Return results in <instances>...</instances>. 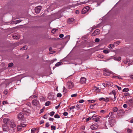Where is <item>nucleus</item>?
<instances>
[{"mask_svg":"<svg viewBox=\"0 0 133 133\" xmlns=\"http://www.w3.org/2000/svg\"><path fill=\"white\" fill-rule=\"evenodd\" d=\"M26 122H21L20 124L18 125L17 126V128L18 131H20L22 130L23 128H24L26 126Z\"/></svg>","mask_w":133,"mask_h":133,"instance_id":"obj_1","label":"nucleus"},{"mask_svg":"<svg viewBox=\"0 0 133 133\" xmlns=\"http://www.w3.org/2000/svg\"><path fill=\"white\" fill-rule=\"evenodd\" d=\"M22 111L24 114L27 116L29 115L30 112V110L26 108H24Z\"/></svg>","mask_w":133,"mask_h":133,"instance_id":"obj_2","label":"nucleus"},{"mask_svg":"<svg viewBox=\"0 0 133 133\" xmlns=\"http://www.w3.org/2000/svg\"><path fill=\"white\" fill-rule=\"evenodd\" d=\"M109 127H112L115 124V119H111L109 121Z\"/></svg>","mask_w":133,"mask_h":133,"instance_id":"obj_3","label":"nucleus"},{"mask_svg":"<svg viewBox=\"0 0 133 133\" xmlns=\"http://www.w3.org/2000/svg\"><path fill=\"white\" fill-rule=\"evenodd\" d=\"M74 84L72 82H69L67 83V87L68 89H71L74 87Z\"/></svg>","mask_w":133,"mask_h":133,"instance_id":"obj_4","label":"nucleus"},{"mask_svg":"<svg viewBox=\"0 0 133 133\" xmlns=\"http://www.w3.org/2000/svg\"><path fill=\"white\" fill-rule=\"evenodd\" d=\"M89 7L88 6H87L84 7L82 10V14H84L87 12L89 10Z\"/></svg>","mask_w":133,"mask_h":133,"instance_id":"obj_5","label":"nucleus"},{"mask_svg":"<svg viewBox=\"0 0 133 133\" xmlns=\"http://www.w3.org/2000/svg\"><path fill=\"white\" fill-rule=\"evenodd\" d=\"M42 7L41 6H38L36 7L35 8V12L36 13H39Z\"/></svg>","mask_w":133,"mask_h":133,"instance_id":"obj_6","label":"nucleus"},{"mask_svg":"<svg viewBox=\"0 0 133 133\" xmlns=\"http://www.w3.org/2000/svg\"><path fill=\"white\" fill-rule=\"evenodd\" d=\"M103 74L105 75L109 76L111 74V72L108 70L105 69L103 71Z\"/></svg>","mask_w":133,"mask_h":133,"instance_id":"obj_7","label":"nucleus"},{"mask_svg":"<svg viewBox=\"0 0 133 133\" xmlns=\"http://www.w3.org/2000/svg\"><path fill=\"white\" fill-rule=\"evenodd\" d=\"M32 103L34 105L37 106L39 104V101L37 99H35L32 101Z\"/></svg>","mask_w":133,"mask_h":133,"instance_id":"obj_8","label":"nucleus"},{"mask_svg":"<svg viewBox=\"0 0 133 133\" xmlns=\"http://www.w3.org/2000/svg\"><path fill=\"white\" fill-rule=\"evenodd\" d=\"M92 119L94 120L95 121L97 122L99 119V118L97 115H94L92 117Z\"/></svg>","mask_w":133,"mask_h":133,"instance_id":"obj_9","label":"nucleus"},{"mask_svg":"<svg viewBox=\"0 0 133 133\" xmlns=\"http://www.w3.org/2000/svg\"><path fill=\"white\" fill-rule=\"evenodd\" d=\"M23 114L21 112L19 113L17 115V118L19 119H22L23 118Z\"/></svg>","mask_w":133,"mask_h":133,"instance_id":"obj_10","label":"nucleus"},{"mask_svg":"<svg viewBox=\"0 0 133 133\" xmlns=\"http://www.w3.org/2000/svg\"><path fill=\"white\" fill-rule=\"evenodd\" d=\"M90 128L93 130H95L98 128V126L97 124H94L91 125L90 127Z\"/></svg>","mask_w":133,"mask_h":133,"instance_id":"obj_11","label":"nucleus"},{"mask_svg":"<svg viewBox=\"0 0 133 133\" xmlns=\"http://www.w3.org/2000/svg\"><path fill=\"white\" fill-rule=\"evenodd\" d=\"M3 130L4 131H8L9 130V127L6 125H4L3 127Z\"/></svg>","mask_w":133,"mask_h":133,"instance_id":"obj_12","label":"nucleus"},{"mask_svg":"<svg viewBox=\"0 0 133 133\" xmlns=\"http://www.w3.org/2000/svg\"><path fill=\"white\" fill-rule=\"evenodd\" d=\"M86 81V78L84 77H82L80 79V82L81 83L85 84V83Z\"/></svg>","mask_w":133,"mask_h":133,"instance_id":"obj_13","label":"nucleus"},{"mask_svg":"<svg viewBox=\"0 0 133 133\" xmlns=\"http://www.w3.org/2000/svg\"><path fill=\"white\" fill-rule=\"evenodd\" d=\"M10 125L12 128H14L16 126V124L12 121H10Z\"/></svg>","mask_w":133,"mask_h":133,"instance_id":"obj_14","label":"nucleus"},{"mask_svg":"<svg viewBox=\"0 0 133 133\" xmlns=\"http://www.w3.org/2000/svg\"><path fill=\"white\" fill-rule=\"evenodd\" d=\"M10 119L7 118H5L3 119V122L5 123H7L9 122Z\"/></svg>","mask_w":133,"mask_h":133,"instance_id":"obj_15","label":"nucleus"},{"mask_svg":"<svg viewBox=\"0 0 133 133\" xmlns=\"http://www.w3.org/2000/svg\"><path fill=\"white\" fill-rule=\"evenodd\" d=\"M74 21V19L72 18H70L68 19L67 20V22L68 23L70 24L72 23Z\"/></svg>","mask_w":133,"mask_h":133,"instance_id":"obj_16","label":"nucleus"},{"mask_svg":"<svg viewBox=\"0 0 133 133\" xmlns=\"http://www.w3.org/2000/svg\"><path fill=\"white\" fill-rule=\"evenodd\" d=\"M12 37L14 39H19L18 36L16 34H13L12 36Z\"/></svg>","mask_w":133,"mask_h":133,"instance_id":"obj_17","label":"nucleus"},{"mask_svg":"<svg viewBox=\"0 0 133 133\" xmlns=\"http://www.w3.org/2000/svg\"><path fill=\"white\" fill-rule=\"evenodd\" d=\"M94 31L97 35H98L100 33V30L98 29H96Z\"/></svg>","mask_w":133,"mask_h":133,"instance_id":"obj_18","label":"nucleus"},{"mask_svg":"<svg viewBox=\"0 0 133 133\" xmlns=\"http://www.w3.org/2000/svg\"><path fill=\"white\" fill-rule=\"evenodd\" d=\"M114 60L117 61H120L121 59V58L120 57H115L114 58Z\"/></svg>","mask_w":133,"mask_h":133,"instance_id":"obj_19","label":"nucleus"},{"mask_svg":"<svg viewBox=\"0 0 133 133\" xmlns=\"http://www.w3.org/2000/svg\"><path fill=\"white\" fill-rule=\"evenodd\" d=\"M126 130L128 133H132V131L131 129L128 128Z\"/></svg>","mask_w":133,"mask_h":133,"instance_id":"obj_20","label":"nucleus"},{"mask_svg":"<svg viewBox=\"0 0 133 133\" xmlns=\"http://www.w3.org/2000/svg\"><path fill=\"white\" fill-rule=\"evenodd\" d=\"M38 97V95H32L30 97V98H36Z\"/></svg>","mask_w":133,"mask_h":133,"instance_id":"obj_21","label":"nucleus"},{"mask_svg":"<svg viewBox=\"0 0 133 133\" xmlns=\"http://www.w3.org/2000/svg\"><path fill=\"white\" fill-rule=\"evenodd\" d=\"M113 111L115 112H116L118 111V109L116 107H114L112 109Z\"/></svg>","mask_w":133,"mask_h":133,"instance_id":"obj_22","label":"nucleus"},{"mask_svg":"<svg viewBox=\"0 0 133 133\" xmlns=\"http://www.w3.org/2000/svg\"><path fill=\"white\" fill-rule=\"evenodd\" d=\"M27 49V46L26 45H24L23 47L20 50H26Z\"/></svg>","mask_w":133,"mask_h":133,"instance_id":"obj_23","label":"nucleus"},{"mask_svg":"<svg viewBox=\"0 0 133 133\" xmlns=\"http://www.w3.org/2000/svg\"><path fill=\"white\" fill-rule=\"evenodd\" d=\"M62 64H63L62 63V62H58L56 63V64H55V66H58L62 65Z\"/></svg>","mask_w":133,"mask_h":133,"instance_id":"obj_24","label":"nucleus"},{"mask_svg":"<svg viewBox=\"0 0 133 133\" xmlns=\"http://www.w3.org/2000/svg\"><path fill=\"white\" fill-rule=\"evenodd\" d=\"M70 35H67L65 37V39L68 42L70 39Z\"/></svg>","mask_w":133,"mask_h":133,"instance_id":"obj_25","label":"nucleus"},{"mask_svg":"<svg viewBox=\"0 0 133 133\" xmlns=\"http://www.w3.org/2000/svg\"><path fill=\"white\" fill-rule=\"evenodd\" d=\"M114 47V45L112 44H110L109 46V48L110 49H113Z\"/></svg>","mask_w":133,"mask_h":133,"instance_id":"obj_26","label":"nucleus"},{"mask_svg":"<svg viewBox=\"0 0 133 133\" xmlns=\"http://www.w3.org/2000/svg\"><path fill=\"white\" fill-rule=\"evenodd\" d=\"M129 90V89L128 88H124L123 90V91L124 92H128Z\"/></svg>","mask_w":133,"mask_h":133,"instance_id":"obj_27","label":"nucleus"},{"mask_svg":"<svg viewBox=\"0 0 133 133\" xmlns=\"http://www.w3.org/2000/svg\"><path fill=\"white\" fill-rule=\"evenodd\" d=\"M63 92L64 94L66 93L67 92V90L64 87H63Z\"/></svg>","mask_w":133,"mask_h":133,"instance_id":"obj_28","label":"nucleus"},{"mask_svg":"<svg viewBox=\"0 0 133 133\" xmlns=\"http://www.w3.org/2000/svg\"><path fill=\"white\" fill-rule=\"evenodd\" d=\"M36 128H32L31 130V133H34L36 131Z\"/></svg>","mask_w":133,"mask_h":133,"instance_id":"obj_29","label":"nucleus"},{"mask_svg":"<svg viewBox=\"0 0 133 133\" xmlns=\"http://www.w3.org/2000/svg\"><path fill=\"white\" fill-rule=\"evenodd\" d=\"M112 78H120L121 77L120 76H113L112 77Z\"/></svg>","mask_w":133,"mask_h":133,"instance_id":"obj_30","label":"nucleus"},{"mask_svg":"<svg viewBox=\"0 0 133 133\" xmlns=\"http://www.w3.org/2000/svg\"><path fill=\"white\" fill-rule=\"evenodd\" d=\"M50 103L49 101H47L45 102V105L46 106H48L49 105Z\"/></svg>","mask_w":133,"mask_h":133,"instance_id":"obj_31","label":"nucleus"},{"mask_svg":"<svg viewBox=\"0 0 133 133\" xmlns=\"http://www.w3.org/2000/svg\"><path fill=\"white\" fill-rule=\"evenodd\" d=\"M55 112L54 111H52L49 114L51 116H53L55 114Z\"/></svg>","mask_w":133,"mask_h":133,"instance_id":"obj_32","label":"nucleus"},{"mask_svg":"<svg viewBox=\"0 0 133 133\" xmlns=\"http://www.w3.org/2000/svg\"><path fill=\"white\" fill-rule=\"evenodd\" d=\"M54 117L55 118H60L59 116L57 114H55Z\"/></svg>","mask_w":133,"mask_h":133,"instance_id":"obj_33","label":"nucleus"},{"mask_svg":"<svg viewBox=\"0 0 133 133\" xmlns=\"http://www.w3.org/2000/svg\"><path fill=\"white\" fill-rule=\"evenodd\" d=\"M57 97H60L62 96V94L61 93H58L57 94Z\"/></svg>","mask_w":133,"mask_h":133,"instance_id":"obj_34","label":"nucleus"},{"mask_svg":"<svg viewBox=\"0 0 133 133\" xmlns=\"http://www.w3.org/2000/svg\"><path fill=\"white\" fill-rule=\"evenodd\" d=\"M22 21V20L21 19H19L17 20L15 22V23L16 24L19 23L20 22Z\"/></svg>","mask_w":133,"mask_h":133,"instance_id":"obj_35","label":"nucleus"},{"mask_svg":"<svg viewBox=\"0 0 133 133\" xmlns=\"http://www.w3.org/2000/svg\"><path fill=\"white\" fill-rule=\"evenodd\" d=\"M88 101L89 102V103H94L95 102V100H88Z\"/></svg>","mask_w":133,"mask_h":133,"instance_id":"obj_36","label":"nucleus"},{"mask_svg":"<svg viewBox=\"0 0 133 133\" xmlns=\"http://www.w3.org/2000/svg\"><path fill=\"white\" fill-rule=\"evenodd\" d=\"M109 99L108 97H106L105 98L104 101H105V102H109Z\"/></svg>","mask_w":133,"mask_h":133,"instance_id":"obj_37","label":"nucleus"},{"mask_svg":"<svg viewBox=\"0 0 133 133\" xmlns=\"http://www.w3.org/2000/svg\"><path fill=\"white\" fill-rule=\"evenodd\" d=\"M99 100L100 101H104L105 98H104L103 97H101V98H100L99 99Z\"/></svg>","mask_w":133,"mask_h":133,"instance_id":"obj_38","label":"nucleus"},{"mask_svg":"<svg viewBox=\"0 0 133 133\" xmlns=\"http://www.w3.org/2000/svg\"><path fill=\"white\" fill-rule=\"evenodd\" d=\"M77 95V94H72L71 95V97H75Z\"/></svg>","mask_w":133,"mask_h":133,"instance_id":"obj_39","label":"nucleus"},{"mask_svg":"<svg viewBox=\"0 0 133 133\" xmlns=\"http://www.w3.org/2000/svg\"><path fill=\"white\" fill-rule=\"evenodd\" d=\"M48 114H45L44 115V116H43V118H44V119H47V116L48 115Z\"/></svg>","mask_w":133,"mask_h":133,"instance_id":"obj_40","label":"nucleus"},{"mask_svg":"<svg viewBox=\"0 0 133 133\" xmlns=\"http://www.w3.org/2000/svg\"><path fill=\"white\" fill-rule=\"evenodd\" d=\"M13 65V64L12 63H9L8 64V67H11Z\"/></svg>","mask_w":133,"mask_h":133,"instance_id":"obj_41","label":"nucleus"},{"mask_svg":"<svg viewBox=\"0 0 133 133\" xmlns=\"http://www.w3.org/2000/svg\"><path fill=\"white\" fill-rule=\"evenodd\" d=\"M100 39L98 38H96L95 40V41L96 42H98L99 41Z\"/></svg>","mask_w":133,"mask_h":133,"instance_id":"obj_42","label":"nucleus"},{"mask_svg":"<svg viewBox=\"0 0 133 133\" xmlns=\"http://www.w3.org/2000/svg\"><path fill=\"white\" fill-rule=\"evenodd\" d=\"M103 52L104 53L107 54L109 52V50H103Z\"/></svg>","mask_w":133,"mask_h":133,"instance_id":"obj_43","label":"nucleus"},{"mask_svg":"<svg viewBox=\"0 0 133 133\" xmlns=\"http://www.w3.org/2000/svg\"><path fill=\"white\" fill-rule=\"evenodd\" d=\"M2 103L4 105H5V104H8V103L6 101H3L2 102Z\"/></svg>","mask_w":133,"mask_h":133,"instance_id":"obj_44","label":"nucleus"},{"mask_svg":"<svg viewBox=\"0 0 133 133\" xmlns=\"http://www.w3.org/2000/svg\"><path fill=\"white\" fill-rule=\"evenodd\" d=\"M57 30V29H52V31H51V32L53 33H55L56 31Z\"/></svg>","mask_w":133,"mask_h":133,"instance_id":"obj_45","label":"nucleus"},{"mask_svg":"<svg viewBox=\"0 0 133 133\" xmlns=\"http://www.w3.org/2000/svg\"><path fill=\"white\" fill-rule=\"evenodd\" d=\"M91 118H92V117H89L87 118L86 119V121L87 122L89 121L91 119Z\"/></svg>","mask_w":133,"mask_h":133,"instance_id":"obj_46","label":"nucleus"},{"mask_svg":"<svg viewBox=\"0 0 133 133\" xmlns=\"http://www.w3.org/2000/svg\"><path fill=\"white\" fill-rule=\"evenodd\" d=\"M51 128L52 130H55L56 129V127L52 125L51 126Z\"/></svg>","mask_w":133,"mask_h":133,"instance_id":"obj_47","label":"nucleus"},{"mask_svg":"<svg viewBox=\"0 0 133 133\" xmlns=\"http://www.w3.org/2000/svg\"><path fill=\"white\" fill-rule=\"evenodd\" d=\"M68 113L66 112H65L63 113V115L64 116H66L68 115Z\"/></svg>","mask_w":133,"mask_h":133,"instance_id":"obj_48","label":"nucleus"},{"mask_svg":"<svg viewBox=\"0 0 133 133\" xmlns=\"http://www.w3.org/2000/svg\"><path fill=\"white\" fill-rule=\"evenodd\" d=\"M55 52V50H52L49 53V54H50L54 53Z\"/></svg>","mask_w":133,"mask_h":133,"instance_id":"obj_49","label":"nucleus"},{"mask_svg":"<svg viewBox=\"0 0 133 133\" xmlns=\"http://www.w3.org/2000/svg\"><path fill=\"white\" fill-rule=\"evenodd\" d=\"M85 129V126H82L81 128V130H84Z\"/></svg>","mask_w":133,"mask_h":133,"instance_id":"obj_50","label":"nucleus"},{"mask_svg":"<svg viewBox=\"0 0 133 133\" xmlns=\"http://www.w3.org/2000/svg\"><path fill=\"white\" fill-rule=\"evenodd\" d=\"M3 93L4 94L6 95L8 93V90H5L4 91Z\"/></svg>","mask_w":133,"mask_h":133,"instance_id":"obj_51","label":"nucleus"},{"mask_svg":"<svg viewBox=\"0 0 133 133\" xmlns=\"http://www.w3.org/2000/svg\"><path fill=\"white\" fill-rule=\"evenodd\" d=\"M94 89L95 90H98V91L100 92V90L98 89V88L97 87H95L94 88Z\"/></svg>","mask_w":133,"mask_h":133,"instance_id":"obj_52","label":"nucleus"},{"mask_svg":"<svg viewBox=\"0 0 133 133\" xmlns=\"http://www.w3.org/2000/svg\"><path fill=\"white\" fill-rule=\"evenodd\" d=\"M59 37L61 38L63 37L64 36V35L63 34H61L59 35Z\"/></svg>","mask_w":133,"mask_h":133,"instance_id":"obj_53","label":"nucleus"},{"mask_svg":"<svg viewBox=\"0 0 133 133\" xmlns=\"http://www.w3.org/2000/svg\"><path fill=\"white\" fill-rule=\"evenodd\" d=\"M124 63L125 64H126L128 62V61L127 60V59L126 60H124Z\"/></svg>","mask_w":133,"mask_h":133,"instance_id":"obj_54","label":"nucleus"},{"mask_svg":"<svg viewBox=\"0 0 133 133\" xmlns=\"http://www.w3.org/2000/svg\"><path fill=\"white\" fill-rule=\"evenodd\" d=\"M49 119L50 121H52L54 120V118H49Z\"/></svg>","mask_w":133,"mask_h":133,"instance_id":"obj_55","label":"nucleus"},{"mask_svg":"<svg viewBox=\"0 0 133 133\" xmlns=\"http://www.w3.org/2000/svg\"><path fill=\"white\" fill-rule=\"evenodd\" d=\"M129 102L131 104L133 103V99H130L129 100Z\"/></svg>","mask_w":133,"mask_h":133,"instance_id":"obj_56","label":"nucleus"},{"mask_svg":"<svg viewBox=\"0 0 133 133\" xmlns=\"http://www.w3.org/2000/svg\"><path fill=\"white\" fill-rule=\"evenodd\" d=\"M75 108V106H71V107H70V109L71 110Z\"/></svg>","mask_w":133,"mask_h":133,"instance_id":"obj_57","label":"nucleus"},{"mask_svg":"<svg viewBox=\"0 0 133 133\" xmlns=\"http://www.w3.org/2000/svg\"><path fill=\"white\" fill-rule=\"evenodd\" d=\"M84 101L83 99H81L80 100L79 102V103H83L84 102Z\"/></svg>","mask_w":133,"mask_h":133,"instance_id":"obj_58","label":"nucleus"},{"mask_svg":"<svg viewBox=\"0 0 133 133\" xmlns=\"http://www.w3.org/2000/svg\"><path fill=\"white\" fill-rule=\"evenodd\" d=\"M49 126L48 123H47L45 124V126L47 127H48Z\"/></svg>","mask_w":133,"mask_h":133,"instance_id":"obj_59","label":"nucleus"},{"mask_svg":"<svg viewBox=\"0 0 133 133\" xmlns=\"http://www.w3.org/2000/svg\"><path fill=\"white\" fill-rule=\"evenodd\" d=\"M113 113L114 112H111L109 113V116H111L113 114Z\"/></svg>","mask_w":133,"mask_h":133,"instance_id":"obj_60","label":"nucleus"},{"mask_svg":"<svg viewBox=\"0 0 133 133\" xmlns=\"http://www.w3.org/2000/svg\"><path fill=\"white\" fill-rule=\"evenodd\" d=\"M100 112L101 113L104 114V112H105V111L104 110H101L100 111Z\"/></svg>","mask_w":133,"mask_h":133,"instance_id":"obj_61","label":"nucleus"},{"mask_svg":"<svg viewBox=\"0 0 133 133\" xmlns=\"http://www.w3.org/2000/svg\"><path fill=\"white\" fill-rule=\"evenodd\" d=\"M60 104H59L58 105L56 106V107H55L56 109H58V108L60 106Z\"/></svg>","mask_w":133,"mask_h":133,"instance_id":"obj_62","label":"nucleus"},{"mask_svg":"<svg viewBox=\"0 0 133 133\" xmlns=\"http://www.w3.org/2000/svg\"><path fill=\"white\" fill-rule=\"evenodd\" d=\"M123 107L124 108H126L127 107V105L126 104H124L123 105Z\"/></svg>","mask_w":133,"mask_h":133,"instance_id":"obj_63","label":"nucleus"},{"mask_svg":"<svg viewBox=\"0 0 133 133\" xmlns=\"http://www.w3.org/2000/svg\"><path fill=\"white\" fill-rule=\"evenodd\" d=\"M106 84V85H107H107H108V86L110 85V82H107Z\"/></svg>","mask_w":133,"mask_h":133,"instance_id":"obj_64","label":"nucleus"}]
</instances>
